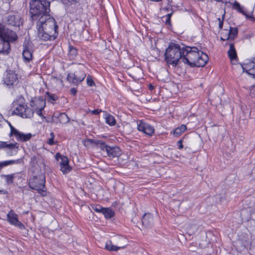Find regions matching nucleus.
I'll return each mask as SVG.
<instances>
[{
    "instance_id": "f257e3e1",
    "label": "nucleus",
    "mask_w": 255,
    "mask_h": 255,
    "mask_svg": "<svg viewBox=\"0 0 255 255\" xmlns=\"http://www.w3.org/2000/svg\"><path fill=\"white\" fill-rule=\"evenodd\" d=\"M24 101V98L20 96L18 97V99L13 102L12 105L13 107L15 106H17V107L12 112V115H18L23 118H30L33 117L34 113L35 112L42 119H45V117L42 114V111L44 110L45 104L43 101L31 100L30 105L32 109L27 107Z\"/></svg>"
},
{
    "instance_id": "f03ea898",
    "label": "nucleus",
    "mask_w": 255,
    "mask_h": 255,
    "mask_svg": "<svg viewBox=\"0 0 255 255\" xmlns=\"http://www.w3.org/2000/svg\"><path fill=\"white\" fill-rule=\"evenodd\" d=\"M37 36L43 41L54 40L58 35V28L55 19L50 14L38 20L36 24Z\"/></svg>"
},
{
    "instance_id": "7ed1b4c3",
    "label": "nucleus",
    "mask_w": 255,
    "mask_h": 255,
    "mask_svg": "<svg viewBox=\"0 0 255 255\" xmlns=\"http://www.w3.org/2000/svg\"><path fill=\"white\" fill-rule=\"evenodd\" d=\"M182 61L191 67H203L207 63V54L201 51L197 47L185 46Z\"/></svg>"
},
{
    "instance_id": "20e7f679",
    "label": "nucleus",
    "mask_w": 255,
    "mask_h": 255,
    "mask_svg": "<svg viewBox=\"0 0 255 255\" xmlns=\"http://www.w3.org/2000/svg\"><path fill=\"white\" fill-rule=\"evenodd\" d=\"M50 2L47 0H31L29 13L32 20H37L49 14Z\"/></svg>"
},
{
    "instance_id": "39448f33",
    "label": "nucleus",
    "mask_w": 255,
    "mask_h": 255,
    "mask_svg": "<svg viewBox=\"0 0 255 255\" xmlns=\"http://www.w3.org/2000/svg\"><path fill=\"white\" fill-rule=\"evenodd\" d=\"M18 38L16 33L0 23V54L8 55L10 51V42Z\"/></svg>"
},
{
    "instance_id": "423d86ee",
    "label": "nucleus",
    "mask_w": 255,
    "mask_h": 255,
    "mask_svg": "<svg viewBox=\"0 0 255 255\" xmlns=\"http://www.w3.org/2000/svg\"><path fill=\"white\" fill-rule=\"evenodd\" d=\"M184 47L182 48L178 44L170 42L164 54L165 60L168 64L177 66L180 59H183Z\"/></svg>"
},
{
    "instance_id": "0eeeda50",
    "label": "nucleus",
    "mask_w": 255,
    "mask_h": 255,
    "mask_svg": "<svg viewBox=\"0 0 255 255\" xmlns=\"http://www.w3.org/2000/svg\"><path fill=\"white\" fill-rule=\"evenodd\" d=\"M28 186L31 189L36 190L42 196H45L47 194L45 177L42 173L30 177Z\"/></svg>"
},
{
    "instance_id": "6e6552de",
    "label": "nucleus",
    "mask_w": 255,
    "mask_h": 255,
    "mask_svg": "<svg viewBox=\"0 0 255 255\" xmlns=\"http://www.w3.org/2000/svg\"><path fill=\"white\" fill-rule=\"evenodd\" d=\"M23 21L20 15L17 12L8 13L3 18V22L6 25L18 30L22 25Z\"/></svg>"
},
{
    "instance_id": "1a4fd4ad",
    "label": "nucleus",
    "mask_w": 255,
    "mask_h": 255,
    "mask_svg": "<svg viewBox=\"0 0 255 255\" xmlns=\"http://www.w3.org/2000/svg\"><path fill=\"white\" fill-rule=\"evenodd\" d=\"M80 66L79 70L74 73H68L67 75V80L74 85L78 86L85 78L86 74L84 70V66L81 64H78Z\"/></svg>"
},
{
    "instance_id": "9d476101",
    "label": "nucleus",
    "mask_w": 255,
    "mask_h": 255,
    "mask_svg": "<svg viewBox=\"0 0 255 255\" xmlns=\"http://www.w3.org/2000/svg\"><path fill=\"white\" fill-rule=\"evenodd\" d=\"M3 81L8 88H12L18 83L17 74L13 70H7L4 74Z\"/></svg>"
},
{
    "instance_id": "9b49d317",
    "label": "nucleus",
    "mask_w": 255,
    "mask_h": 255,
    "mask_svg": "<svg viewBox=\"0 0 255 255\" xmlns=\"http://www.w3.org/2000/svg\"><path fill=\"white\" fill-rule=\"evenodd\" d=\"M7 220L11 225H14L21 230L25 229V226L18 220V215L15 213L13 210H11L7 214Z\"/></svg>"
},
{
    "instance_id": "f8f14e48",
    "label": "nucleus",
    "mask_w": 255,
    "mask_h": 255,
    "mask_svg": "<svg viewBox=\"0 0 255 255\" xmlns=\"http://www.w3.org/2000/svg\"><path fill=\"white\" fill-rule=\"evenodd\" d=\"M64 4L66 10L71 13H74L77 9V3L80 0H60Z\"/></svg>"
},
{
    "instance_id": "ddd939ff",
    "label": "nucleus",
    "mask_w": 255,
    "mask_h": 255,
    "mask_svg": "<svg viewBox=\"0 0 255 255\" xmlns=\"http://www.w3.org/2000/svg\"><path fill=\"white\" fill-rule=\"evenodd\" d=\"M243 72H246L248 74L255 78V58L252 60L241 65Z\"/></svg>"
},
{
    "instance_id": "4468645a",
    "label": "nucleus",
    "mask_w": 255,
    "mask_h": 255,
    "mask_svg": "<svg viewBox=\"0 0 255 255\" xmlns=\"http://www.w3.org/2000/svg\"><path fill=\"white\" fill-rule=\"evenodd\" d=\"M137 129L140 131L143 132L148 136H151L154 132L153 127L141 121L137 125Z\"/></svg>"
},
{
    "instance_id": "2eb2a0df",
    "label": "nucleus",
    "mask_w": 255,
    "mask_h": 255,
    "mask_svg": "<svg viewBox=\"0 0 255 255\" xmlns=\"http://www.w3.org/2000/svg\"><path fill=\"white\" fill-rule=\"evenodd\" d=\"M107 154L110 158H114L119 156L121 154L120 148L118 146H108L107 150Z\"/></svg>"
},
{
    "instance_id": "dca6fc26",
    "label": "nucleus",
    "mask_w": 255,
    "mask_h": 255,
    "mask_svg": "<svg viewBox=\"0 0 255 255\" xmlns=\"http://www.w3.org/2000/svg\"><path fill=\"white\" fill-rule=\"evenodd\" d=\"M141 222L142 225L145 227H151L153 223V217L150 213H145L142 218Z\"/></svg>"
},
{
    "instance_id": "f3484780",
    "label": "nucleus",
    "mask_w": 255,
    "mask_h": 255,
    "mask_svg": "<svg viewBox=\"0 0 255 255\" xmlns=\"http://www.w3.org/2000/svg\"><path fill=\"white\" fill-rule=\"evenodd\" d=\"M87 141L90 142L91 144H95L97 147L100 148L102 151H106L107 148L109 145H107L105 142H104L102 140H96L94 139H89L88 138Z\"/></svg>"
},
{
    "instance_id": "a211bd4d",
    "label": "nucleus",
    "mask_w": 255,
    "mask_h": 255,
    "mask_svg": "<svg viewBox=\"0 0 255 255\" xmlns=\"http://www.w3.org/2000/svg\"><path fill=\"white\" fill-rule=\"evenodd\" d=\"M14 135L17 140L22 142L29 140L32 136L30 133L24 134L18 130L16 131Z\"/></svg>"
},
{
    "instance_id": "6ab92c4d",
    "label": "nucleus",
    "mask_w": 255,
    "mask_h": 255,
    "mask_svg": "<svg viewBox=\"0 0 255 255\" xmlns=\"http://www.w3.org/2000/svg\"><path fill=\"white\" fill-rule=\"evenodd\" d=\"M19 144L17 142L14 143H7L6 142L0 141V149L7 148V149L13 150L17 152L18 149Z\"/></svg>"
},
{
    "instance_id": "aec40b11",
    "label": "nucleus",
    "mask_w": 255,
    "mask_h": 255,
    "mask_svg": "<svg viewBox=\"0 0 255 255\" xmlns=\"http://www.w3.org/2000/svg\"><path fill=\"white\" fill-rule=\"evenodd\" d=\"M14 164H23L24 161L23 158H21L16 160H10L0 162V170L5 166Z\"/></svg>"
},
{
    "instance_id": "412c9836",
    "label": "nucleus",
    "mask_w": 255,
    "mask_h": 255,
    "mask_svg": "<svg viewBox=\"0 0 255 255\" xmlns=\"http://www.w3.org/2000/svg\"><path fill=\"white\" fill-rule=\"evenodd\" d=\"M55 158L57 161L60 160V161H59V165L60 167H61L62 166L69 165V159L67 156L65 155H62L60 154V153H57L55 155Z\"/></svg>"
},
{
    "instance_id": "4be33fe9",
    "label": "nucleus",
    "mask_w": 255,
    "mask_h": 255,
    "mask_svg": "<svg viewBox=\"0 0 255 255\" xmlns=\"http://www.w3.org/2000/svg\"><path fill=\"white\" fill-rule=\"evenodd\" d=\"M229 50L228 51V56L231 61L236 60L237 59V52L235 49L234 43H230Z\"/></svg>"
},
{
    "instance_id": "5701e85b",
    "label": "nucleus",
    "mask_w": 255,
    "mask_h": 255,
    "mask_svg": "<svg viewBox=\"0 0 255 255\" xmlns=\"http://www.w3.org/2000/svg\"><path fill=\"white\" fill-rule=\"evenodd\" d=\"M106 219H110L115 215L114 211L111 208H105L102 211V213Z\"/></svg>"
},
{
    "instance_id": "b1692460",
    "label": "nucleus",
    "mask_w": 255,
    "mask_h": 255,
    "mask_svg": "<svg viewBox=\"0 0 255 255\" xmlns=\"http://www.w3.org/2000/svg\"><path fill=\"white\" fill-rule=\"evenodd\" d=\"M238 34V29L236 27H230L229 32L227 34L228 38L231 40H234L237 37Z\"/></svg>"
},
{
    "instance_id": "393cba45",
    "label": "nucleus",
    "mask_w": 255,
    "mask_h": 255,
    "mask_svg": "<svg viewBox=\"0 0 255 255\" xmlns=\"http://www.w3.org/2000/svg\"><path fill=\"white\" fill-rule=\"evenodd\" d=\"M69 57L70 59H74L78 55V49L70 44L68 47Z\"/></svg>"
},
{
    "instance_id": "a878e982",
    "label": "nucleus",
    "mask_w": 255,
    "mask_h": 255,
    "mask_svg": "<svg viewBox=\"0 0 255 255\" xmlns=\"http://www.w3.org/2000/svg\"><path fill=\"white\" fill-rule=\"evenodd\" d=\"M33 51L23 50L22 57L25 63L29 62L32 59Z\"/></svg>"
},
{
    "instance_id": "bb28decb",
    "label": "nucleus",
    "mask_w": 255,
    "mask_h": 255,
    "mask_svg": "<svg viewBox=\"0 0 255 255\" xmlns=\"http://www.w3.org/2000/svg\"><path fill=\"white\" fill-rule=\"evenodd\" d=\"M124 248V247H119L113 245L111 241H108L105 245V249L109 251H117L120 249Z\"/></svg>"
},
{
    "instance_id": "cd10ccee",
    "label": "nucleus",
    "mask_w": 255,
    "mask_h": 255,
    "mask_svg": "<svg viewBox=\"0 0 255 255\" xmlns=\"http://www.w3.org/2000/svg\"><path fill=\"white\" fill-rule=\"evenodd\" d=\"M187 129V127L185 125H182L181 126L177 127L173 131L174 136L178 137L180 136L185 130Z\"/></svg>"
},
{
    "instance_id": "c85d7f7f",
    "label": "nucleus",
    "mask_w": 255,
    "mask_h": 255,
    "mask_svg": "<svg viewBox=\"0 0 255 255\" xmlns=\"http://www.w3.org/2000/svg\"><path fill=\"white\" fill-rule=\"evenodd\" d=\"M0 177L2 178H5L6 183L8 185H10L13 183V180L15 178V174L7 175L1 174L0 175Z\"/></svg>"
},
{
    "instance_id": "c756f323",
    "label": "nucleus",
    "mask_w": 255,
    "mask_h": 255,
    "mask_svg": "<svg viewBox=\"0 0 255 255\" xmlns=\"http://www.w3.org/2000/svg\"><path fill=\"white\" fill-rule=\"evenodd\" d=\"M105 116L106 122L109 125L113 126L116 124V121L114 116L107 113H106Z\"/></svg>"
},
{
    "instance_id": "7c9ffc66",
    "label": "nucleus",
    "mask_w": 255,
    "mask_h": 255,
    "mask_svg": "<svg viewBox=\"0 0 255 255\" xmlns=\"http://www.w3.org/2000/svg\"><path fill=\"white\" fill-rule=\"evenodd\" d=\"M233 6L234 9L237 10L239 12L242 13L243 14L246 15L247 18H253L252 16L247 14L243 10V8L241 6L240 3L237 1L233 3Z\"/></svg>"
},
{
    "instance_id": "2f4dec72",
    "label": "nucleus",
    "mask_w": 255,
    "mask_h": 255,
    "mask_svg": "<svg viewBox=\"0 0 255 255\" xmlns=\"http://www.w3.org/2000/svg\"><path fill=\"white\" fill-rule=\"evenodd\" d=\"M45 98L46 99L48 102L54 103V102L56 101L58 99V96L54 94L47 92L46 93Z\"/></svg>"
},
{
    "instance_id": "473e14b6",
    "label": "nucleus",
    "mask_w": 255,
    "mask_h": 255,
    "mask_svg": "<svg viewBox=\"0 0 255 255\" xmlns=\"http://www.w3.org/2000/svg\"><path fill=\"white\" fill-rule=\"evenodd\" d=\"M58 119L59 122L61 124L68 123L70 121V118L64 113H60L59 115Z\"/></svg>"
},
{
    "instance_id": "72a5a7b5",
    "label": "nucleus",
    "mask_w": 255,
    "mask_h": 255,
    "mask_svg": "<svg viewBox=\"0 0 255 255\" xmlns=\"http://www.w3.org/2000/svg\"><path fill=\"white\" fill-rule=\"evenodd\" d=\"M60 170L64 174H66L72 170V167L69 165L62 166Z\"/></svg>"
},
{
    "instance_id": "f704fd0d",
    "label": "nucleus",
    "mask_w": 255,
    "mask_h": 255,
    "mask_svg": "<svg viewBox=\"0 0 255 255\" xmlns=\"http://www.w3.org/2000/svg\"><path fill=\"white\" fill-rule=\"evenodd\" d=\"M91 207L94 211L99 213H102V211L104 209V207H103L101 205L99 204L92 205Z\"/></svg>"
},
{
    "instance_id": "c9c22d12",
    "label": "nucleus",
    "mask_w": 255,
    "mask_h": 255,
    "mask_svg": "<svg viewBox=\"0 0 255 255\" xmlns=\"http://www.w3.org/2000/svg\"><path fill=\"white\" fill-rule=\"evenodd\" d=\"M23 50L33 51L32 50V46L29 41H25L23 43Z\"/></svg>"
},
{
    "instance_id": "e433bc0d",
    "label": "nucleus",
    "mask_w": 255,
    "mask_h": 255,
    "mask_svg": "<svg viewBox=\"0 0 255 255\" xmlns=\"http://www.w3.org/2000/svg\"><path fill=\"white\" fill-rule=\"evenodd\" d=\"M86 81H87V84L89 86L92 87V86H95V82L93 80L92 77L91 75H88V76L87 77Z\"/></svg>"
},
{
    "instance_id": "4c0bfd02",
    "label": "nucleus",
    "mask_w": 255,
    "mask_h": 255,
    "mask_svg": "<svg viewBox=\"0 0 255 255\" xmlns=\"http://www.w3.org/2000/svg\"><path fill=\"white\" fill-rule=\"evenodd\" d=\"M30 164L31 167H35L37 164V160L35 156H33L31 157Z\"/></svg>"
},
{
    "instance_id": "58836bf2",
    "label": "nucleus",
    "mask_w": 255,
    "mask_h": 255,
    "mask_svg": "<svg viewBox=\"0 0 255 255\" xmlns=\"http://www.w3.org/2000/svg\"><path fill=\"white\" fill-rule=\"evenodd\" d=\"M50 136H51V137L50 138H49V139L47 141V143L51 145H54L55 144V142L54 141V138L55 135H54V133L52 132H51Z\"/></svg>"
},
{
    "instance_id": "ea45409f",
    "label": "nucleus",
    "mask_w": 255,
    "mask_h": 255,
    "mask_svg": "<svg viewBox=\"0 0 255 255\" xmlns=\"http://www.w3.org/2000/svg\"><path fill=\"white\" fill-rule=\"evenodd\" d=\"M9 126L10 128V132L9 133V136H11L12 135H14L15 133L16 132V131L18 130L16 129H15L11 125L10 123H9Z\"/></svg>"
},
{
    "instance_id": "a19ab883",
    "label": "nucleus",
    "mask_w": 255,
    "mask_h": 255,
    "mask_svg": "<svg viewBox=\"0 0 255 255\" xmlns=\"http://www.w3.org/2000/svg\"><path fill=\"white\" fill-rule=\"evenodd\" d=\"M224 18V14L222 16V19L220 18H218V20L219 21V27L220 29H222L223 26V19Z\"/></svg>"
},
{
    "instance_id": "79ce46f5",
    "label": "nucleus",
    "mask_w": 255,
    "mask_h": 255,
    "mask_svg": "<svg viewBox=\"0 0 255 255\" xmlns=\"http://www.w3.org/2000/svg\"><path fill=\"white\" fill-rule=\"evenodd\" d=\"M183 140L181 139L177 141V145H178V148L179 149H181L183 148V145L182 144Z\"/></svg>"
},
{
    "instance_id": "37998d69",
    "label": "nucleus",
    "mask_w": 255,
    "mask_h": 255,
    "mask_svg": "<svg viewBox=\"0 0 255 255\" xmlns=\"http://www.w3.org/2000/svg\"><path fill=\"white\" fill-rule=\"evenodd\" d=\"M77 89L75 88H72L70 90V93L71 95H72L73 96H75L77 94Z\"/></svg>"
},
{
    "instance_id": "c03bdc74",
    "label": "nucleus",
    "mask_w": 255,
    "mask_h": 255,
    "mask_svg": "<svg viewBox=\"0 0 255 255\" xmlns=\"http://www.w3.org/2000/svg\"><path fill=\"white\" fill-rule=\"evenodd\" d=\"M102 112V111L101 110L95 109L92 111V113L93 115H97L99 114L100 113H101Z\"/></svg>"
},
{
    "instance_id": "a18cd8bd",
    "label": "nucleus",
    "mask_w": 255,
    "mask_h": 255,
    "mask_svg": "<svg viewBox=\"0 0 255 255\" xmlns=\"http://www.w3.org/2000/svg\"><path fill=\"white\" fill-rule=\"evenodd\" d=\"M221 35H222V36L220 37L221 40L226 41V40H229V38H228V36H227V35H225V38H224V37H223L224 34L223 33H222Z\"/></svg>"
},
{
    "instance_id": "49530a36",
    "label": "nucleus",
    "mask_w": 255,
    "mask_h": 255,
    "mask_svg": "<svg viewBox=\"0 0 255 255\" xmlns=\"http://www.w3.org/2000/svg\"><path fill=\"white\" fill-rule=\"evenodd\" d=\"M154 86L153 85H152L151 84H150L149 85H148V89L149 90H150V91H152L153 89H154Z\"/></svg>"
},
{
    "instance_id": "de8ad7c7",
    "label": "nucleus",
    "mask_w": 255,
    "mask_h": 255,
    "mask_svg": "<svg viewBox=\"0 0 255 255\" xmlns=\"http://www.w3.org/2000/svg\"><path fill=\"white\" fill-rule=\"evenodd\" d=\"M165 23L166 24H171L170 18H166Z\"/></svg>"
},
{
    "instance_id": "09e8293b",
    "label": "nucleus",
    "mask_w": 255,
    "mask_h": 255,
    "mask_svg": "<svg viewBox=\"0 0 255 255\" xmlns=\"http://www.w3.org/2000/svg\"><path fill=\"white\" fill-rule=\"evenodd\" d=\"M8 192L4 190H0V194H7Z\"/></svg>"
},
{
    "instance_id": "8fccbe9b",
    "label": "nucleus",
    "mask_w": 255,
    "mask_h": 255,
    "mask_svg": "<svg viewBox=\"0 0 255 255\" xmlns=\"http://www.w3.org/2000/svg\"><path fill=\"white\" fill-rule=\"evenodd\" d=\"M172 14H173V11L170 13L167 14L166 15V18H169L171 19V16L172 15Z\"/></svg>"
},
{
    "instance_id": "3c124183",
    "label": "nucleus",
    "mask_w": 255,
    "mask_h": 255,
    "mask_svg": "<svg viewBox=\"0 0 255 255\" xmlns=\"http://www.w3.org/2000/svg\"><path fill=\"white\" fill-rule=\"evenodd\" d=\"M2 119V116L1 114H0V122L1 121Z\"/></svg>"
},
{
    "instance_id": "603ef678",
    "label": "nucleus",
    "mask_w": 255,
    "mask_h": 255,
    "mask_svg": "<svg viewBox=\"0 0 255 255\" xmlns=\"http://www.w3.org/2000/svg\"><path fill=\"white\" fill-rule=\"evenodd\" d=\"M215 0L217 1L220 2V1H222L223 0Z\"/></svg>"
},
{
    "instance_id": "864d4df0",
    "label": "nucleus",
    "mask_w": 255,
    "mask_h": 255,
    "mask_svg": "<svg viewBox=\"0 0 255 255\" xmlns=\"http://www.w3.org/2000/svg\"><path fill=\"white\" fill-rule=\"evenodd\" d=\"M166 10L168 11V10H169V7L166 8Z\"/></svg>"
},
{
    "instance_id": "5fc2aeb1",
    "label": "nucleus",
    "mask_w": 255,
    "mask_h": 255,
    "mask_svg": "<svg viewBox=\"0 0 255 255\" xmlns=\"http://www.w3.org/2000/svg\"><path fill=\"white\" fill-rule=\"evenodd\" d=\"M228 45V42H226L225 44V45Z\"/></svg>"
},
{
    "instance_id": "6e6d98bb",
    "label": "nucleus",
    "mask_w": 255,
    "mask_h": 255,
    "mask_svg": "<svg viewBox=\"0 0 255 255\" xmlns=\"http://www.w3.org/2000/svg\"><path fill=\"white\" fill-rule=\"evenodd\" d=\"M226 35V34L224 35V36H223L224 38H225V35Z\"/></svg>"
}]
</instances>
